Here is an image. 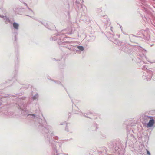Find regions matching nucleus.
<instances>
[{
  "mask_svg": "<svg viewBox=\"0 0 155 155\" xmlns=\"http://www.w3.org/2000/svg\"><path fill=\"white\" fill-rule=\"evenodd\" d=\"M154 120L153 119H150L149 122L147 124V127H152L154 124Z\"/></svg>",
  "mask_w": 155,
  "mask_h": 155,
  "instance_id": "1",
  "label": "nucleus"
},
{
  "mask_svg": "<svg viewBox=\"0 0 155 155\" xmlns=\"http://www.w3.org/2000/svg\"><path fill=\"white\" fill-rule=\"evenodd\" d=\"M147 74L148 75L146 76V79H147V81H148L149 80H150L152 78V71H149L147 73Z\"/></svg>",
  "mask_w": 155,
  "mask_h": 155,
  "instance_id": "2",
  "label": "nucleus"
},
{
  "mask_svg": "<svg viewBox=\"0 0 155 155\" xmlns=\"http://www.w3.org/2000/svg\"><path fill=\"white\" fill-rule=\"evenodd\" d=\"M1 17H2L5 21V22L6 23H10V21L9 19L6 16H0Z\"/></svg>",
  "mask_w": 155,
  "mask_h": 155,
  "instance_id": "3",
  "label": "nucleus"
},
{
  "mask_svg": "<svg viewBox=\"0 0 155 155\" xmlns=\"http://www.w3.org/2000/svg\"><path fill=\"white\" fill-rule=\"evenodd\" d=\"M13 26L15 29L17 30L18 29L19 24H18L14 22L13 24Z\"/></svg>",
  "mask_w": 155,
  "mask_h": 155,
  "instance_id": "4",
  "label": "nucleus"
},
{
  "mask_svg": "<svg viewBox=\"0 0 155 155\" xmlns=\"http://www.w3.org/2000/svg\"><path fill=\"white\" fill-rule=\"evenodd\" d=\"M78 48L80 50L82 51L84 50V47L82 46H78Z\"/></svg>",
  "mask_w": 155,
  "mask_h": 155,
  "instance_id": "5",
  "label": "nucleus"
},
{
  "mask_svg": "<svg viewBox=\"0 0 155 155\" xmlns=\"http://www.w3.org/2000/svg\"><path fill=\"white\" fill-rule=\"evenodd\" d=\"M38 97V96L37 94L33 97V99H36Z\"/></svg>",
  "mask_w": 155,
  "mask_h": 155,
  "instance_id": "6",
  "label": "nucleus"
},
{
  "mask_svg": "<svg viewBox=\"0 0 155 155\" xmlns=\"http://www.w3.org/2000/svg\"><path fill=\"white\" fill-rule=\"evenodd\" d=\"M146 151H147V154H148V155H151L150 153V152L149 151H148L147 150H146Z\"/></svg>",
  "mask_w": 155,
  "mask_h": 155,
  "instance_id": "7",
  "label": "nucleus"
},
{
  "mask_svg": "<svg viewBox=\"0 0 155 155\" xmlns=\"http://www.w3.org/2000/svg\"><path fill=\"white\" fill-rule=\"evenodd\" d=\"M2 104V102L0 100V106Z\"/></svg>",
  "mask_w": 155,
  "mask_h": 155,
  "instance_id": "8",
  "label": "nucleus"
},
{
  "mask_svg": "<svg viewBox=\"0 0 155 155\" xmlns=\"http://www.w3.org/2000/svg\"><path fill=\"white\" fill-rule=\"evenodd\" d=\"M32 116H34V114H32Z\"/></svg>",
  "mask_w": 155,
  "mask_h": 155,
  "instance_id": "9",
  "label": "nucleus"
},
{
  "mask_svg": "<svg viewBox=\"0 0 155 155\" xmlns=\"http://www.w3.org/2000/svg\"><path fill=\"white\" fill-rule=\"evenodd\" d=\"M54 155H58L57 154H55Z\"/></svg>",
  "mask_w": 155,
  "mask_h": 155,
  "instance_id": "10",
  "label": "nucleus"
}]
</instances>
